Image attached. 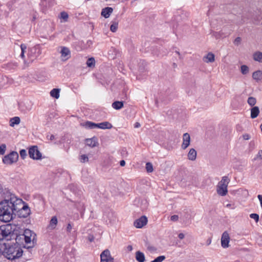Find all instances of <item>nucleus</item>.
I'll list each match as a JSON object with an SVG mask.
<instances>
[{"instance_id": "f257e3e1", "label": "nucleus", "mask_w": 262, "mask_h": 262, "mask_svg": "<svg viewBox=\"0 0 262 262\" xmlns=\"http://www.w3.org/2000/svg\"><path fill=\"white\" fill-rule=\"evenodd\" d=\"M17 214L20 217H26L30 214V209L26 203L15 196L0 202V220L9 222Z\"/></svg>"}, {"instance_id": "f03ea898", "label": "nucleus", "mask_w": 262, "mask_h": 262, "mask_svg": "<svg viewBox=\"0 0 262 262\" xmlns=\"http://www.w3.org/2000/svg\"><path fill=\"white\" fill-rule=\"evenodd\" d=\"M4 245L0 244V255L4 253L5 256L9 259H15L19 258L23 254V250L16 245H11L5 248V251L3 252Z\"/></svg>"}, {"instance_id": "7ed1b4c3", "label": "nucleus", "mask_w": 262, "mask_h": 262, "mask_svg": "<svg viewBox=\"0 0 262 262\" xmlns=\"http://www.w3.org/2000/svg\"><path fill=\"white\" fill-rule=\"evenodd\" d=\"M230 182L227 176H224L216 186V191L219 195L225 196L228 192L227 187Z\"/></svg>"}, {"instance_id": "20e7f679", "label": "nucleus", "mask_w": 262, "mask_h": 262, "mask_svg": "<svg viewBox=\"0 0 262 262\" xmlns=\"http://www.w3.org/2000/svg\"><path fill=\"white\" fill-rule=\"evenodd\" d=\"M18 157L17 152L12 151L3 158V162L5 164L11 165L17 161Z\"/></svg>"}, {"instance_id": "39448f33", "label": "nucleus", "mask_w": 262, "mask_h": 262, "mask_svg": "<svg viewBox=\"0 0 262 262\" xmlns=\"http://www.w3.org/2000/svg\"><path fill=\"white\" fill-rule=\"evenodd\" d=\"M0 229L5 238L12 234L14 230L13 226L10 224L1 226Z\"/></svg>"}, {"instance_id": "423d86ee", "label": "nucleus", "mask_w": 262, "mask_h": 262, "mask_svg": "<svg viewBox=\"0 0 262 262\" xmlns=\"http://www.w3.org/2000/svg\"><path fill=\"white\" fill-rule=\"evenodd\" d=\"M29 154L33 159L39 160L41 158V154L37 146H33L29 149Z\"/></svg>"}, {"instance_id": "0eeeda50", "label": "nucleus", "mask_w": 262, "mask_h": 262, "mask_svg": "<svg viewBox=\"0 0 262 262\" xmlns=\"http://www.w3.org/2000/svg\"><path fill=\"white\" fill-rule=\"evenodd\" d=\"M147 217L143 215L134 221V225L137 228H142L147 224Z\"/></svg>"}, {"instance_id": "6e6552de", "label": "nucleus", "mask_w": 262, "mask_h": 262, "mask_svg": "<svg viewBox=\"0 0 262 262\" xmlns=\"http://www.w3.org/2000/svg\"><path fill=\"white\" fill-rule=\"evenodd\" d=\"M100 262H113L114 259L111 256L110 252L108 250H105L100 254Z\"/></svg>"}, {"instance_id": "1a4fd4ad", "label": "nucleus", "mask_w": 262, "mask_h": 262, "mask_svg": "<svg viewBox=\"0 0 262 262\" xmlns=\"http://www.w3.org/2000/svg\"><path fill=\"white\" fill-rule=\"evenodd\" d=\"M24 235L25 237V242L27 244L30 243L35 238L34 234L29 229H26L25 230Z\"/></svg>"}, {"instance_id": "9d476101", "label": "nucleus", "mask_w": 262, "mask_h": 262, "mask_svg": "<svg viewBox=\"0 0 262 262\" xmlns=\"http://www.w3.org/2000/svg\"><path fill=\"white\" fill-rule=\"evenodd\" d=\"M230 237L227 231H224L221 237V245L224 248L228 247Z\"/></svg>"}, {"instance_id": "9b49d317", "label": "nucleus", "mask_w": 262, "mask_h": 262, "mask_svg": "<svg viewBox=\"0 0 262 262\" xmlns=\"http://www.w3.org/2000/svg\"><path fill=\"white\" fill-rule=\"evenodd\" d=\"M190 137L188 133H185L183 136V143L181 145V148L183 149H186L190 145Z\"/></svg>"}, {"instance_id": "f8f14e48", "label": "nucleus", "mask_w": 262, "mask_h": 262, "mask_svg": "<svg viewBox=\"0 0 262 262\" xmlns=\"http://www.w3.org/2000/svg\"><path fill=\"white\" fill-rule=\"evenodd\" d=\"M85 142L86 145L91 147H95L97 145V141L96 137L86 139Z\"/></svg>"}, {"instance_id": "ddd939ff", "label": "nucleus", "mask_w": 262, "mask_h": 262, "mask_svg": "<svg viewBox=\"0 0 262 262\" xmlns=\"http://www.w3.org/2000/svg\"><path fill=\"white\" fill-rule=\"evenodd\" d=\"M61 54L63 60H66L70 57V51L67 48L63 47L61 51Z\"/></svg>"}, {"instance_id": "4468645a", "label": "nucleus", "mask_w": 262, "mask_h": 262, "mask_svg": "<svg viewBox=\"0 0 262 262\" xmlns=\"http://www.w3.org/2000/svg\"><path fill=\"white\" fill-rule=\"evenodd\" d=\"M197 152L195 149L190 148L188 154L187 158L191 161H195L196 158Z\"/></svg>"}, {"instance_id": "2eb2a0df", "label": "nucleus", "mask_w": 262, "mask_h": 262, "mask_svg": "<svg viewBox=\"0 0 262 262\" xmlns=\"http://www.w3.org/2000/svg\"><path fill=\"white\" fill-rule=\"evenodd\" d=\"M113 12V9L111 7H106L103 9L101 12V15L104 18H107L110 17Z\"/></svg>"}, {"instance_id": "dca6fc26", "label": "nucleus", "mask_w": 262, "mask_h": 262, "mask_svg": "<svg viewBox=\"0 0 262 262\" xmlns=\"http://www.w3.org/2000/svg\"><path fill=\"white\" fill-rule=\"evenodd\" d=\"M112 125L108 122L105 121L100 123H98L97 127L101 129H111L112 128Z\"/></svg>"}, {"instance_id": "f3484780", "label": "nucleus", "mask_w": 262, "mask_h": 262, "mask_svg": "<svg viewBox=\"0 0 262 262\" xmlns=\"http://www.w3.org/2000/svg\"><path fill=\"white\" fill-rule=\"evenodd\" d=\"M215 56L211 52L208 53L206 56L204 57V61L207 63L213 62L215 60Z\"/></svg>"}, {"instance_id": "a211bd4d", "label": "nucleus", "mask_w": 262, "mask_h": 262, "mask_svg": "<svg viewBox=\"0 0 262 262\" xmlns=\"http://www.w3.org/2000/svg\"><path fill=\"white\" fill-rule=\"evenodd\" d=\"M139 70L141 73L147 72V63L144 60L141 61L139 63Z\"/></svg>"}, {"instance_id": "6ab92c4d", "label": "nucleus", "mask_w": 262, "mask_h": 262, "mask_svg": "<svg viewBox=\"0 0 262 262\" xmlns=\"http://www.w3.org/2000/svg\"><path fill=\"white\" fill-rule=\"evenodd\" d=\"M252 78L256 81H258L262 79V71L257 70L252 74Z\"/></svg>"}, {"instance_id": "aec40b11", "label": "nucleus", "mask_w": 262, "mask_h": 262, "mask_svg": "<svg viewBox=\"0 0 262 262\" xmlns=\"http://www.w3.org/2000/svg\"><path fill=\"white\" fill-rule=\"evenodd\" d=\"M259 113V110L258 106H254L251 109V118L252 119L256 118Z\"/></svg>"}, {"instance_id": "412c9836", "label": "nucleus", "mask_w": 262, "mask_h": 262, "mask_svg": "<svg viewBox=\"0 0 262 262\" xmlns=\"http://www.w3.org/2000/svg\"><path fill=\"white\" fill-rule=\"evenodd\" d=\"M20 122V119L19 117H14L10 120V126L14 127L15 125H18Z\"/></svg>"}, {"instance_id": "4be33fe9", "label": "nucleus", "mask_w": 262, "mask_h": 262, "mask_svg": "<svg viewBox=\"0 0 262 262\" xmlns=\"http://www.w3.org/2000/svg\"><path fill=\"white\" fill-rule=\"evenodd\" d=\"M136 258L139 262H144L145 261V256L144 253L139 251L136 252Z\"/></svg>"}, {"instance_id": "5701e85b", "label": "nucleus", "mask_w": 262, "mask_h": 262, "mask_svg": "<svg viewBox=\"0 0 262 262\" xmlns=\"http://www.w3.org/2000/svg\"><path fill=\"white\" fill-rule=\"evenodd\" d=\"M60 89H54L50 92L51 97L58 99L59 97Z\"/></svg>"}, {"instance_id": "b1692460", "label": "nucleus", "mask_w": 262, "mask_h": 262, "mask_svg": "<svg viewBox=\"0 0 262 262\" xmlns=\"http://www.w3.org/2000/svg\"><path fill=\"white\" fill-rule=\"evenodd\" d=\"M123 106V101H115L112 103V107L116 110L121 108Z\"/></svg>"}, {"instance_id": "393cba45", "label": "nucleus", "mask_w": 262, "mask_h": 262, "mask_svg": "<svg viewBox=\"0 0 262 262\" xmlns=\"http://www.w3.org/2000/svg\"><path fill=\"white\" fill-rule=\"evenodd\" d=\"M253 58L255 61L262 62V52H256L253 54Z\"/></svg>"}, {"instance_id": "a878e982", "label": "nucleus", "mask_w": 262, "mask_h": 262, "mask_svg": "<svg viewBox=\"0 0 262 262\" xmlns=\"http://www.w3.org/2000/svg\"><path fill=\"white\" fill-rule=\"evenodd\" d=\"M82 125L86 128H93L97 127V124L90 121H87L85 122Z\"/></svg>"}, {"instance_id": "bb28decb", "label": "nucleus", "mask_w": 262, "mask_h": 262, "mask_svg": "<svg viewBox=\"0 0 262 262\" xmlns=\"http://www.w3.org/2000/svg\"><path fill=\"white\" fill-rule=\"evenodd\" d=\"M86 65L88 67H94L95 65V59L93 57L89 58L86 62Z\"/></svg>"}, {"instance_id": "cd10ccee", "label": "nucleus", "mask_w": 262, "mask_h": 262, "mask_svg": "<svg viewBox=\"0 0 262 262\" xmlns=\"http://www.w3.org/2000/svg\"><path fill=\"white\" fill-rule=\"evenodd\" d=\"M247 102L250 106H253L256 104V98L253 97H250L248 99Z\"/></svg>"}, {"instance_id": "c85d7f7f", "label": "nucleus", "mask_w": 262, "mask_h": 262, "mask_svg": "<svg viewBox=\"0 0 262 262\" xmlns=\"http://www.w3.org/2000/svg\"><path fill=\"white\" fill-rule=\"evenodd\" d=\"M145 168L147 172L148 173H150L154 170L152 164L150 162H147L146 163Z\"/></svg>"}, {"instance_id": "c756f323", "label": "nucleus", "mask_w": 262, "mask_h": 262, "mask_svg": "<svg viewBox=\"0 0 262 262\" xmlns=\"http://www.w3.org/2000/svg\"><path fill=\"white\" fill-rule=\"evenodd\" d=\"M241 72L243 74L246 75L249 72V68L246 65H243L241 67Z\"/></svg>"}, {"instance_id": "7c9ffc66", "label": "nucleus", "mask_w": 262, "mask_h": 262, "mask_svg": "<svg viewBox=\"0 0 262 262\" xmlns=\"http://www.w3.org/2000/svg\"><path fill=\"white\" fill-rule=\"evenodd\" d=\"M57 224V219L56 217L54 216L53 217L51 221H50V226H52L53 228H55Z\"/></svg>"}, {"instance_id": "2f4dec72", "label": "nucleus", "mask_w": 262, "mask_h": 262, "mask_svg": "<svg viewBox=\"0 0 262 262\" xmlns=\"http://www.w3.org/2000/svg\"><path fill=\"white\" fill-rule=\"evenodd\" d=\"M166 258L165 256L164 255H161L156 258L154 260L150 262H162Z\"/></svg>"}, {"instance_id": "473e14b6", "label": "nucleus", "mask_w": 262, "mask_h": 262, "mask_svg": "<svg viewBox=\"0 0 262 262\" xmlns=\"http://www.w3.org/2000/svg\"><path fill=\"white\" fill-rule=\"evenodd\" d=\"M250 217L251 219H254L256 223H257L259 221V215L257 213H251L250 214Z\"/></svg>"}, {"instance_id": "72a5a7b5", "label": "nucleus", "mask_w": 262, "mask_h": 262, "mask_svg": "<svg viewBox=\"0 0 262 262\" xmlns=\"http://www.w3.org/2000/svg\"><path fill=\"white\" fill-rule=\"evenodd\" d=\"M118 24L117 23H114L110 27L111 31L113 32H115L118 28Z\"/></svg>"}, {"instance_id": "f704fd0d", "label": "nucleus", "mask_w": 262, "mask_h": 262, "mask_svg": "<svg viewBox=\"0 0 262 262\" xmlns=\"http://www.w3.org/2000/svg\"><path fill=\"white\" fill-rule=\"evenodd\" d=\"M80 160L81 162L85 163L88 161L89 158L86 155H83L81 156Z\"/></svg>"}, {"instance_id": "c9c22d12", "label": "nucleus", "mask_w": 262, "mask_h": 262, "mask_svg": "<svg viewBox=\"0 0 262 262\" xmlns=\"http://www.w3.org/2000/svg\"><path fill=\"white\" fill-rule=\"evenodd\" d=\"M60 17L66 21L68 18V14L65 12H62L60 13Z\"/></svg>"}, {"instance_id": "e433bc0d", "label": "nucleus", "mask_w": 262, "mask_h": 262, "mask_svg": "<svg viewBox=\"0 0 262 262\" xmlns=\"http://www.w3.org/2000/svg\"><path fill=\"white\" fill-rule=\"evenodd\" d=\"M241 41H242V39H241V37H236V38L234 39V41H233V43H234V44L235 45H236V46H238L239 45H240V44H241Z\"/></svg>"}, {"instance_id": "4c0bfd02", "label": "nucleus", "mask_w": 262, "mask_h": 262, "mask_svg": "<svg viewBox=\"0 0 262 262\" xmlns=\"http://www.w3.org/2000/svg\"><path fill=\"white\" fill-rule=\"evenodd\" d=\"M6 146L5 144L0 146V154L4 155L6 151Z\"/></svg>"}, {"instance_id": "58836bf2", "label": "nucleus", "mask_w": 262, "mask_h": 262, "mask_svg": "<svg viewBox=\"0 0 262 262\" xmlns=\"http://www.w3.org/2000/svg\"><path fill=\"white\" fill-rule=\"evenodd\" d=\"M20 48H21V57L22 58H24V54H25V51L26 49V46L25 45H21Z\"/></svg>"}, {"instance_id": "ea45409f", "label": "nucleus", "mask_w": 262, "mask_h": 262, "mask_svg": "<svg viewBox=\"0 0 262 262\" xmlns=\"http://www.w3.org/2000/svg\"><path fill=\"white\" fill-rule=\"evenodd\" d=\"M147 249L150 252H155L157 251V248L152 246H148L147 247Z\"/></svg>"}, {"instance_id": "a19ab883", "label": "nucleus", "mask_w": 262, "mask_h": 262, "mask_svg": "<svg viewBox=\"0 0 262 262\" xmlns=\"http://www.w3.org/2000/svg\"><path fill=\"white\" fill-rule=\"evenodd\" d=\"M179 219V216L177 215H173L171 216L170 220L172 221L176 222Z\"/></svg>"}, {"instance_id": "79ce46f5", "label": "nucleus", "mask_w": 262, "mask_h": 262, "mask_svg": "<svg viewBox=\"0 0 262 262\" xmlns=\"http://www.w3.org/2000/svg\"><path fill=\"white\" fill-rule=\"evenodd\" d=\"M20 155L23 158H24L26 156V151L25 149H21L20 151Z\"/></svg>"}, {"instance_id": "37998d69", "label": "nucleus", "mask_w": 262, "mask_h": 262, "mask_svg": "<svg viewBox=\"0 0 262 262\" xmlns=\"http://www.w3.org/2000/svg\"><path fill=\"white\" fill-rule=\"evenodd\" d=\"M243 138L244 140H247L250 139V136L248 134H245L243 135Z\"/></svg>"}, {"instance_id": "c03bdc74", "label": "nucleus", "mask_w": 262, "mask_h": 262, "mask_svg": "<svg viewBox=\"0 0 262 262\" xmlns=\"http://www.w3.org/2000/svg\"><path fill=\"white\" fill-rule=\"evenodd\" d=\"M257 158L262 159V150H260L257 155Z\"/></svg>"}, {"instance_id": "a18cd8bd", "label": "nucleus", "mask_w": 262, "mask_h": 262, "mask_svg": "<svg viewBox=\"0 0 262 262\" xmlns=\"http://www.w3.org/2000/svg\"><path fill=\"white\" fill-rule=\"evenodd\" d=\"M184 234L182 233H179L178 235V237L180 239H182L184 238Z\"/></svg>"}, {"instance_id": "49530a36", "label": "nucleus", "mask_w": 262, "mask_h": 262, "mask_svg": "<svg viewBox=\"0 0 262 262\" xmlns=\"http://www.w3.org/2000/svg\"><path fill=\"white\" fill-rule=\"evenodd\" d=\"M5 238L4 235H3L1 229H0V241L3 240Z\"/></svg>"}, {"instance_id": "de8ad7c7", "label": "nucleus", "mask_w": 262, "mask_h": 262, "mask_svg": "<svg viewBox=\"0 0 262 262\" xmlns=\"http://www.w3.org/2000/svg\"><path fill=\"white\" fill-rule=\"evenodd\" d=\"M140 126H141V125H140V123H139V122H136L134 124L135 128H138V127H140Z\"/></svg>"}, {"instance_id": "09e8293b", "label": "nucleus", "mask_w": 262, "mask_h": 262, "mask_svg": "<svg viewBox=\"0 0 262 262\" xmlns=\"http://www.w3.org/2000/svg\"><path fill=\"white\" fill-rule=\"evenodd\" d=\"M120 164L121 166H124L125 164V162L124 160H121L120 162Z\"/></svg>"}, {"instance_id": "8fccbe9b", "label": "nucleus", "mask_w": 262, "mask_h": 262, "mask_svg": "<svg viewBox=\"0 0 262 262\" xmlns=\"http://www.w3.org/2000/svg\"><path fill=\"white\" fill-rule=\"evenodd\" d=\"M176 53L177 54H178V55H179V58H180V59H181V58H182V57H181V54H180V52H179V51H176Z\"/></svg>"}, {"instance_id": "3c124183", "label": "nucleus", "mask_w": 262, "mask_h": 262, "mask_svg": "<svg viewBox=\"0 0 262 262\" xmlns=\"http://www.w3.org/2000/svg\"><path fill=\"white\" fill-rule=\"evenodd\" d=\"M177 67V64H176V63H173V67L174 68H176Z\"/></svg>"}, {"instance_id": "603ef678", "label": "nucleus", "mask_w": 262, "mask_h": 262, "mask_svg": "<svg viewBox=\"0 0 262 262\" xmlns=\"http://www.w3.org/2000/svg\"><path fill=\"white\" fill-rule=\"evenodd\" d=\"M71 226L69 224L68 225V229L70 230L71 229Z\"/></svg>"}, {"instance_id": "864d4df0", "label": "nucleus", "mask_w": 262, "mask_h": 262, "mask_svg": "<svg viewBox=\"0 0 262 262\" xmlns=\"http://www.w3.org/2000/svg\"><path fill=\"white\" fill-rule=\"evenodd\" d=\"M231 206V205L230 204H228L227 205V207H230Z\"/></svg>"}, {"instance_id": "5fc2aeb1", "label": "nucleus", "mask_w": 262, "mask_h": 262, "mask_svg": "<svg viewBox=\"0 0 262 262\" xmlns=\"http://www.w3.org/2000/svg\"><path fill=\"white\" fill-rule=\"evenodd\" d=\"M260 129H261V132H262V123H261V124L260 126Z\"/></svg>"}]
</instances>
